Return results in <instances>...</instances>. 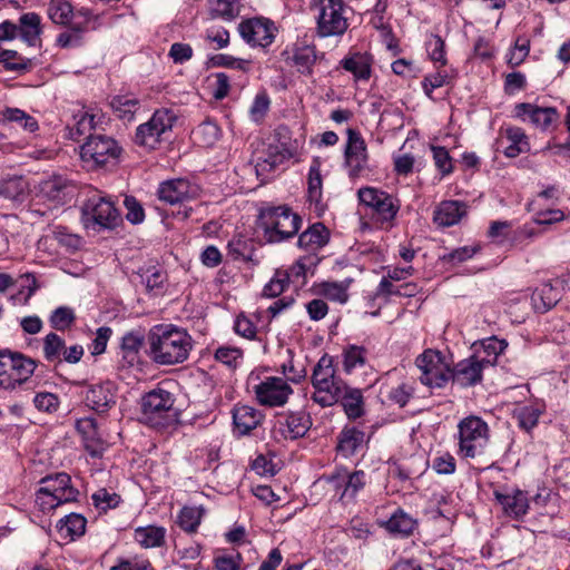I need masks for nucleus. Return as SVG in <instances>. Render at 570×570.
I'll list each match as a JSON object with an SVG mask.
<instances>
[{
    "mask_svg": "<svg viewBox=\"0 0 570 570\" xmlns=\"http://www.w3.org/2000/svg\"><path fill=\"white\" fill-rule=\"evenodd\" d=\"M148 355L158 365L185 362L193 348V338L184 328L174 325L154 326L147 336Z\"/></svg>",
    "mask_w": 570,
    "mask_h": 570,
    "instance_id": "1",
    "label": "nucleus"
},
{
    "mask_svg": "<svg viewBox=\"0 0 570 570\" xmlns=\"http://www.w3.org/2000/svg\"><path fill=\"white\" fill-rule=\"evenodd\" d=\"M311 10L322 38L344 35L353 16V9L344 0H311Z\"/></svg>",
    "mask_w": 570,
    "mask_h": 570,
    "instance_id": "2",
    "label": "nucleus"
},
{
    "mask_svg": "<svg viewBox=\"0 0 570 570\" xmlns=\"http://www.w3.org/2000/svg\"><path fill=\"white\" fill-rule=\"evenodd\" d=\"M258 224L269 243H279L292 238L301 228L302 218L287 206L262 209Z\"/></svg>",
    "mask_w": 570,
    "mask_h": 570,
    "instance_id": "3",
    "label": "nucleus"
},
{
    "mask_svg": "<svg viewBox=\"0 0 570 570\" xmlns=\"http://www.w3.org/2000/svg\"><path fill=\"white\" fill-rule=\"evenodd\" d=\"M41 487L36 493V502L42 511L77 501L79 491L72 487L71 478L65 472L49 474L40 480Z\"/></svg>",
    "mask_w": 570,
    "mask_h": 570,
    "instance_id": "4",
    "label": "nucleus"
},
{
    "mask_svg": "<svg viewBox=\"0 0 570 570\" xmlns=\"http://www.w3.org/2000/svg\"><path fill=\"white\" fill-rule=\"evenodd\" d=\"M175 399L170 392L161 387L155 389L141 399L140 421L155 429L169 426L176 417Z\"/></svg>",
    "mask_w": 570,
    "mask_h": 570,
    "instance_id": "5",
    "label": "nucleus"
},
{
    "mask_svg": "<svg viewBox=\"0 0 570 570\" xmlns=\"http://www.w3.org/2000/svg\"><path fill=\"white\" fill-rule=\"evenodd\" d=\"M81 217L85 227L96 232L114 229L121 222L114 203L101 196H92L83 204Z\"/></svg>",
    "mask_w": 570,
    "mask_h": 570,
    "instance_id": "6",
    "label": "nucleus"
},
{
    "mask_svg": "<svg viewBox=\"0 0 570 570\" xmlns=\"http://www.w3.org/2000/svg\"><path fill=\"white\" fill-rule=\"evenodd\" d=\"M421 371L420 382L431 389L444 387L451 381V367L441 352L425 350L415 360Z\"/></svg>",
    "mask_w": 570,
    "mask_h": 570,
    "instance_id": "7",
    "label": "nucleus"
},
{
    "mask_svg": "<svg viewBox=\"0 0 570 570\" xmlns=\"http://www.w3.org/2000/svg\"><path fill=\"white\" fill-rule=\"evenodd\" d=\"M120 154L121 147L114 138L95 134H89L80 150L82 161L92 168L115 163Z\"/></svg>",
    "mask_w": 570,
    "mask_h": 570,
    "instance_id": "8",
    "label": "nucleus"
},
{
    "mask_svg": "<svg viewBox=\"0 0 570 570\" xmlns=\"http://www.w3.org/2000/svg\"><path fill=\"white\" fill-rule=\"evenodd\" d=\"M459 446L464 458L480 455L488 443V424L478 416H469L459 423Z\"/></svg>",
    "mask_w": 570,
    "mask_h": 570,
    "instance_id": "9",
    "label": "nucleus"
},
{
    "mask_svg": "<svg viewBox=\"0 0 570 570\" xmlns=\"http://www.w3.org/2000/svg\"><path fill=\"white\" fill-rule=\"evenodd\" d=\"M176 116L168 109L156 110L150 119L136 129L135 142L154 149L171 131Z\"/></svg>",
    "mask_w": 570,
    "mask_h": 570,
    "instance_id": "10",
    "label": "nucleus"
},
{
    "mask_svg": "<svg viewBox=\"0 0 570 570\" xmlns=\"http://www.w3.org/2000/svg\"><path fill=\"white\" fill-rule=\"evenodd\" d=\"M357 196L360 203L372 208L373 214L382 223L394 219L400 209V205L395 203L393 196L374 187L360 188Z\"/></svg>",
    "mask_w": 570,
    "mask_h": 570,
    "instance_id": "11",
    "label": "nucleus"
},
{
    "mask_svg": "<svg viewBox=\"0 0 570 570\" xmlns=\"http://www.w3.org/2000/svg\"><path fill=\"white\" fill-rule=\"evenodd\" d=\"M238 32L249 46L266 48L274 41L277 28L272 20L257 17L243 20Z\"/></svg>",
    "mask_w": 570,
    "mask_h": 570,
    "instance_id": "12",
    "label": "nucleus"
},
{
    "mask_svg": "<svg viewBox=\"0 0 570 570\" xmlns=\"http://www.w3.org/2000/svg\"><path fill=\"white\" fill-rule=\"evenodd\" d=\"M257 401L266 406H283L293 393L292 387L282 379L267 377L254 389Z\"/></svg>",
    "mask_w": 570,
    "mask_h": 570,
    "instance_id": "13",
    "label": "nucleus"
},
{
    "mask_svg": "<svg viewBox=\"0 0 570 570\" xmlns=\"http://www.w3.org/2000/svg\"><path fill=\"white\" fill-rule=\"evenodd\" d=\"M491 362L473 355L464 358L451 368V382L460 387L474 386L482 381V372Z\"/></svg>",
    "mask_w": 570,
    "mask_h": 570,
    "instance_id": "14",
    "label": "nucleus"
},
{
    "mask_svg": "<svg viewBox=\"0 0 570 570\" xmlns=\"http://www.w3.org/2000/svg\"><path fill=\"white\" fill-rule=\"evenodd\" d=\"M286 128H281L276 131V135L279 136V140L275 145H269L266 157L257 161L256 171L258 175L264 171L274 170L285 160L294 157L296 148L293 146L289 138L286 137Z\"/></svg>",
    "mask_w": 570,
    "mask_h": 570,
    "instance_id": "15",
    "label": "nucleus"
},
{
    "mask_svg": "<svg viewBox=\"0 0 570 570\" xmlns=\"http://www.w3.org/2000/svg\"><path fill=\"white\" fill-rule=\"evenodd\" d=\"M158 198L169 205L184 204L199 195V187L184 178L163 181L157 189Z\"/></svg>",
    "mask_w": 570,
    "mask_h": 570,
    "instance_id": "16",
    "label": "nucleus"
},
{
    "mask_svg": "<svg viewBox=\"0 0 570 570\" xmlns=\"http://www.w3.org/2000/svg\"><path fill=\"white\" fill-rule=\"evenodd\" d=\"M85 403L98 414L107 413L116 405V386L107 381L90 385L85 392Z\"/></svg>",
    "mask_w": 570,
    "mask_h": 570,
    "instance_id": "17",
    "label": "nucleus"
},
{
    "mask_svg": "<svg viewBox=\"0 0 570 570\" xmlns=\"http://www.w3.org/2000/svg\"><path fill=\"white\" fill-rule=\"evenodd\" d=\"M513 115L515 118L522 121H529L541 130L549 129L558 119V112L554 108H541L528 102L517 104Z\"/></svg>",
    "mask_w": 570,
    "mask_h": 570,
    "instance_id": "18",
    "label": "nucleus"
},
{
    "mask_svg": "<svg viewBox=\"0 0 570 570\" xmlns=\"http://www.w3.org/2000/svg\"><path fill=\"white\" fill-rule=\"evenodd\" d=\"M7 361L8 373L11 381L8 390H14L17 386H21L26 383L37 367V361L22 353L11 352L10 350Z\"/></svg>",
    "mask_w": 570,
    "mask_h": 570,
    "instance_id": "19",
    "label": "nucleus"
},
{
    "mask_svg": "<svg viewBox=\"0 0 570 570\" xmlns=\"http://www.w3.org/2000/svg\"><path fill=\"white\" fill-rule=\"evenodd\" d=\"M328 480L335 490L342 489L341 499H353L366 484V474L362 470L348 473L344 469L332 474Z\"/></svg>",
    "mask_w": 570,
    "mask_h": 570,
    "instance_id": "20",
    "label": "nucleus"
},
{
    "mask_svg": "<svg viewBox=\"0 0 570 570\" xmlns=\"http://www.w3.org/2000/svg\"><path fill=\"white\" fill-rule=\"evenodd\" d=\"M497 501L502 507L504 513L515 520L521 519L529 510V500L525 492L513 490L511 493L494 492Z\"/></svg>",
    "mask_w": 570,
    "mask_h": 570,
    "instance_id": "21",
    "label": "nucleus"
},
{
    "mask_svg": "<svg viewBox=\"0 0 570 570\" xmlns=\"http://www.w3.org/2000/svg\"><path fill=\"white\" fill-rule=\"evenodd\" d=\"M466 214V205L460 200H443L433 213V222L441 227L458 224Z\"/></svg>",
    "mask_w": 570,
    "mask_h": 570,
    "instance_id": "22",
    "label": "nucleus"
},
{
    "mask_svg": "<svg viewBox=\"0 0 570 570\" xmlns=\"http://www.w3.org/2000/svg\"><path fill=\"white\" fill-rule=\"evenodd\" d=\"M346 385L340 377L330 380V382L314 387L312 400L322 407L332 406L338 403Z\"/></svg>",
    "mask_w": 570,
    "mask_h": 570,
    "instance_id": "23",
    "label": "nucleus"
},
{
    "mask_svg": "<svg viewBox=\"0 0 570 570\" xmlns=\"http://www.w3.org/2000/svg\"><path fill=\"white\" fill-rule=\"evenodd\" d=\"M263 417L264 415L261 411L248 405H238L233 411L235 429L242 435L248 434L252 430L256 429Z\"/></svg>",
    "mask_w": 570,
    "mask_h": 570,
    "instance_id": "24",
    "label": "nucleus"
},
{
    "mask_svg": "<svg viewBox=\"0 0 570 570\" xmlns=\"http://www.w3.org/2000/svg\"><path fill=\"white\" fill-rule=\"evenodd\" d=\"M77 431L82 435L86 450L92 455L101 454L104 446L99 436L96 420L83 417L76 423Z\"/></svg>",
    "mask_w": 570,
    "mask_h": 570,
    "instance_id": "25",
    "label": "nucleus"
},
{
    "mask_svg": "<svg viewBox=\"0 0 570 570\" xmlns=\"http://www.w3.org/2000/svg\"><path fill=\"white\" fill-rule=\"evenodd\" d=\"M166 529L159 525L138 527L134 531V540L144 549L160 548L166 543Z\"/></svg>",
    "mask_w": 570,
    "mask_h": 570,
    "instance_id": "26",
    "label": "nucleus"
},
{
    "mask_svg": "<svg viewBox=\"0 0 570 570\" xmlns=\"http://www.w3.org/2000/svg\"><path fill=\"white\" fill-rule=\"evenodd\" d=\"M562 297V291L557 283H546L532 294L533 306L537 311H550Z\"/></svg>",
    "mask_w": 570,
    "mask_h": 570,
    "instance_id": "27",
    "label": "nucleus"
},
{
    "mask_svg": "<svg viewBox=\"0 0 570 570\" xmlns=\"http://www.w3.org/2000/svg\"><path fill=\"white\" fill-rule=\"evenodd\" d=\"M364 441L365 433L362 430L345 426L338 435L336 450L344 458H350L364 444Z\"/></svg>",
    "mask_w": 570,
    "mask_h": 570,
    "instance_id": "28",
    "label": "nucleus"
},
{
    "mask_svg": "<svg viewBox=\"0 0 570 570\" xmlns=\"http://www.w3.org/2000/svg\"><path fill=\"white\" fill-rule=\"evenodd\" d=\"M338 402L350 420L360 419L365 413L364 397L360 389L346 385Z\"/></svg>",
    "mask_w": 570,
    "mask_h": 570,
    "instance_id": "29",
    "label": "nucleus"
},
{
    "mask_svg": "<svg viewBox=\"0 0 570 570\" xmlns=\"http://www.w3.org/2000/svg\"><path fill=\"white\" fill-rule=\"evenodd\" d=\"M322 57L323 53L320 56L314 46L304 45L294 49L291 61L299 73L312 76L314 65Z\"/></svg>",
    "mask_w": 570,
    "mask_h": 570,
    "instance_id": "30",
    "label": "nucleus"
},
{
    "mask_svg": "<svg viewBox=\"0 0 570 570\" xmlns=\"http://www.w3.org/2000/svg\"><path fill=\"white\" fill-rule=\"evenodd\" d=\"M70 181L62 176H52L39 185L42 197L52 202H62L69 193Z\"/></svg>",
    "mask_w": 570,
    "mask_h": 570,
    "instance_id": "31",
    "label": "nucleus"
},
{
    "mask_svg": "<svg viewBox=\"0 0 570 570\" xmlns=\"http://www.w3.org/2000/svg\"><path fill=\"white\" fill-rule=\"evenodd\" d=\"M328 239V229L322 223H316L298 236V246L314 250L326 245Z\"/></svg>",
    "mask_w": 570,
    "mask_h": 570,
    "instance_id": "32",
    "label": "nucleus"
},
{
    "mask_svg": "<svg viewBox=\"0 0 570 570\" xmlns=\"http://www.w3.org/2000/svg\"><path fill=\"white\" fill-rule=\"evenodd\" d=\"M283 425L286 426V431L283 434L289 439L303 438L312 426L311 416L303 412H291L285 416Z\"/></svg>",
    "mask_w": 570,
    "mask_h": 570,
    "instance_id": "33",
    "label": "nucleus"
},
{
    "mask_svg": "<svg viewBox=\"0 0 570 570\" xmlns=\"http://www.w3.org/2000/svg\"><path fill=\"white\" fill-rule=\"evenodd\" d=\"M0 121L3 124L13 122L28 132H35L38 129V121L19 108H6L0 112Z\"/></svg>",
    "mask_w": 570,
    "mask_h": 570,
    "instance_id": "34",
    "label": "nucleus"
},
{
    "mask_svg": "<svg viewBox=\"0 0 570 570\" xmlns=\"http://www.w3.org/2000/svg\"><path fill=\"white\" fill-rule=\"evenodd\" d=\"M208 10L213 18L232 21L240 12L239 0H208Z\"/></svg>",
    "mask_w": 570,
    "mask_h": 570,
    "instance_id": "35",
    "label": "nucleus"
},
{
    "mask_svg": "<svg viewBox=\"0 0 570 570\" xmlns=\"http://www.w3.org/2000/svg\"><path fill=\"white\" fill-rule=\"evenodd\" d=\"M66 343L62 337L57 333L50 332L43 338L42 352L43 357L49 363H62V354L65 352Z\"/></svg>",
    "mask_w": 570,
    "mask_h": 570,
    "instance_id": "36",
    "label": "nucleus"
},
{
    "mask_svg": "<svg viewBox=\"0 0 570 570\" xmlns=\"http://www.w3.org/2000/svg\"><path fill=\"white\" fill-rule=\"evenodd\" d=\"M415 527L416 521L402 510L396 511L385 522V528L389 532L401 537H409Z\"/></svg>",
    "mask_w": 570,
    "mask_h": 570,
    "instance_id": "37",
    "label": "nucleus"
},
{
    "mask_svg": "<svg viewBox=\"0 0 570 570\" xmlns=\"http://www.w3.org/2000/svg\"><path fill=\"white\" fill-rule=\"evenodd\" d=\"M307 197L309 203L315 204L316 208L322 203V175H321V164L317 159H314L307 177Z\"/></svg>",
    "mask_w": 570,
    "mask_h": 570,
    "instance_id": "38",
    "label": "nucleus"
},
{
    "mask_svg": "<svg viewBox=\"0 0 570 570\" xmlns=\"http://www.w3.org/2000/svg\"><path fill=\"white\" fill-rule=\"evenodd\" d=\"M115 115L124 121H131L139 108V101L129 96H115L110 101Z\"/></svg>",
    "mask_w": 570,
    "mask_h": 570,
    "instance_id": "39",
    "label": "nucleus"
},
{
    "mask_svg": "<svg viewBox=\"0 0 570 570\" xmlns=\"http://www.w3.org/2000/svg\"><path fill=\"white\" fill-rule=\"evenodd\" d=\"M139 277L141 284L148 293L158 294L166 281V274L158 267L151 266L139 269Z\"/></svg>",
    "mask_w": 570,
    "mask_h": 570,
    "instance_id": "40",
    "label": "nucleus"
},
{
    "mask_svg": "<svg viewBox=\"0 0 570 570\" xmlns=\"http://www.w3.org/2000/svg\"><path fill=\"white\" fill-rule=\"evenodd\" d=\"M219 135V127L210 120L203 121L193 130L194 140L203 147L213 146L218 140Z\"/></svg>",
    "mask_w": 570,
    "mask_h": 570,
    "instance_id": "41",
    "label": "nucleus"
},
{
    "mask_svg": "<svg viewBox=\"0 0 570 570\" xmlns=\"http://www.w3.org/2000/svg\"><path fill=\"white\" fill-rule=\"evenodd\" d=\"M337 376L335 375V368L333 366V360L327 354H324L315 365L312 374V385L316 387L318 385L330 382Z\"/></svg>",
    "mask_w": 570,
    "mask_h": 570,
    "instance_id": "42",
    "label": "nucleus"
},
{
    "mask_svg": "<svg viewBox=\"0 0 570 570\" xmlns=\"http://www.w3.org/2000/svg\"><path fill=\"white\" fill-rule=\"evenodd\" d=\"M18 32L29 43H33L40 33V17L35 12H28L20 17Z\"/></svg>",
    "mask_w": 570,
    "mask_h": 570,
    "instance_id": "43",
    "label": "nucleus"
},
{
    "mask_svg": "<svg viewBox=\"0 0 570 570\" xmlns=\"http://www.w3.org/2000/svg\"><path fill=\"white\" fill-rule=\"evenodd\" d=\"M542 410L537 405H524L513 412V417L517 419L518 425L525 432H531L537 426Z\"/></svg>",
    "mask_w": 570,
    "mask_h": 570,
    "instance_id": "44",
    "label": "nucleus"
},
{
    "mask_svg": "<svg viewBox=\"0 0 570 570\" xmlns=\"http://www.w3.org/2000/svg\"><path fill=\"white\" fill-rule=\"evenodd\" d=\"M144 336L139 332H129L122 337L121 351L124 360L132 365L138 361V352L142 346Z\"/></svg>",
    "mask_w": 570,
    "mask_h": 570,
    "instance_id": "45",
    "label": "nucleus"
},
{
    "mask_svg": "<svg viewBox=\"0 0 570 570\" xmlns=\"http://www.w3.org/2000/svg\"><path fill=\"white\" fill-rule=\"evenodd\" d=\"M27 185L20 177L3 180L0 184V196L6 199L21 202L26 194Z\"/></svg>",
    "mask_w": 570,
    "mask_h": 570,
    "instance_id": "46",
    "label": "nucleus"
},
{
    "mask_svg": "<svg viewBox=\"0 0 570 570\" xmlns=\"http://www.w3.org/2000/svg\"><path fill=\"white\" fill-rule=\"evenodd\" d=\"M367 351L363 346L350 345L343 352V366L346 373L363 366L366 362Z\"/></svg>",
    "mask_w": 570,
    "mask_h": 570,
    "instance_id": "47",
    "label": "nucleus"
},
{
    "mask_svg": "<svg viewBox=\"0 0 570 570\" xmlns=\"http://www.w3.org/2000/svg\"><path fill=\"white\" fill-rule=\"evenodd\" d=\"M48 14L55 23L66 26L71 21L72 7L67 0H51Z\"/></svg>",
    "mask_w": 570,
    "mask_h": 570,
    "instance_id": "48",
    "label": "nucleus"
},
{
    "mask_svg": "<svg viewBox=\"0 0 570 570\" xmlns=\"http://www.w3.org/2000/svg\"><path fill=\"white\" fill-rule=\"evenodd\" d=\"M87 520L83 515L78 513H70L61 519L58 523L60 531H66L67 535L80 537L85 533Z\"/></svg>",
    "mask_w": 570,
    "mask_h": 570,
    "instance_id": "49",
    "label": "nucleus"
},
{
    "mask_svg": "<svg viewBox=\"0 0 570 570\" xmlns=\"http://www.w3.org/2000/svg\"><path fill=\"white\" fill-rule=\"evenodd\" d=\"M243 356L242 348L229 345H222L214 353V358L229 368H236Z\"/></svg>",
    "mask_w": 570,
    "mask_h": 570,
    "instance_id": "50",
    "label": "nucleus"
},
{
    "mask_svg": "<svg viewBox=\"0 0 570 570\" xmlns=\"http://www.w3.org/2000/svg\"><path fill=\"white\" fill-rule=\"evenodd\" d=\"M75 320V312L68 306H60L56 308L49 317L50 325L56 331L68 330L73 324Z\"/></svg>",
    "mask_w": 570,
    "mask_h": 570,
    "instance_id": "51",
    "label": "nucleus"
},
{
    "mask_svg": "<svg viewBox=\"0 0 570 570\" xmlns=\"http://www.w3.org/2000/svg\"><path fill=\"white\" fill-rule=\"evenodd\" d=\"M202 520V511L197 508L184 507L178 514V525L186 532L197 530Z\"/></svg>",
    "mask_w": 570,
    "mask_h": 570,
    "instance_id": "52",
    "label": "nucleus"
},
{
    "mask_svg": "<svg viewBox=\"0 0 570 570\" xmlns=\"http://www.w3.org/2000/svg\"><path fill=\"white\" fill-rule=\"evenodd\" d=\"M341 63L346 71L352 72L358 79H367L370 77V66L360 55L345 58Z\"/></svg>",
    "mask_w": 570,
    "mask_h": 570,
    "instance_id": "53",
    "label": "nucleus"
},
{
    "mask_svg": "<svg viewBox=\"0 0 570 570\" xmlns=\"http://www.w3.org/2000/svg\"><path fill=\"white\" fill-rule=\"evenodd\" d=\"M91 499L95 507L105 512L109 509L117 508L121 501L119 494L109 492L107 489H99L92 494Z\"/></svg>",
    "mask_w": 570,
    "mask_h": 570,
    "instance_id": "54",
    "label": "nucleus"
},
{
    "mask_svg": "<svg viewBox=\"0 0 570 570\" xmlns=\"http://www.w3.org/2000/svg\"><path fill=\"white\" fill-rule=\"evenodd\" d=\"M75 118L76 124L70 129V135L72 139H78L80 136L90 132L96 126V115L94 114L85 111L80 112Z\"/></svg>",
    "mask_w": 570,
    "mask_h": 570,
    "instance_id": "55",
    "label": "nucleus"
},
{
    "mask_svg": "<svg viewBox=\"0 0 570 570\" xmlns=\"http://www.w3.org/2000/svg\"><path fill=\"white\" fill-rule=\"evenodd\" d=\"M228 255L235 261H252L253 248L246 239H232L228 245Z\"/></svg>",
    "mask_w": 570,
    "mask_h": 570,
    "instance_id": "56",
    "label": "nucleus"
},
{
    "mask_svg": "<svg viewBox=\"0 0 570 570\" xmlns=\"http://www.w3.org/2000/svg\"><path fill=\"white\" fill-rule=\"evenodd\" d=\"M0 61L4 63L6 69L12 71H24L30 65V60L19 56L13 50H2Z\"/></svg>",
    "mask_w": 570,
    "mask_h": 570,
    "instance_id": "57",
    "label": "nucleus"
},
{
    "mask_svg": "<svg viewBox=\"0 0 570 570\" xmlns=\"http://www.w3.org/2000/svg\"><path fill=\"white\" fill-rule=\"evenodd\" d=\"M209 61L214 67L233 68L243 71L248 70V66L250 63L249 60L235 58L225 53L215 55L209 59Z\"/></svg>",
    "mask_w": 570,
    "mask_h": 570,
    "instance_id": "58",
    "label": "nucleus"
},
{
    "mask_svg": "<svg viewBox=\"0 0 570 570\" xmlns=\"http://www.w3.org/2000/svg\"><path fill=\"white\" fill-rule=\"evenodd\" d=\"M110 570H155V568L148 559L135 556L128 559H120Z\"/></svg>",
    "mask_w": 570,
    "mask_h": 570,
    "instance_id": "59",
    "label": "nucleus"
},
{
    "mask_svg": "<svg viewBox=\"0 0 570 570\" xmlns=\"http://www.w3.org/2000/svg\"><path fill=\"white\" fill-rule=\"evenodd\" d=\"M450 82V77L445 71H438L424 77L422 87L425 95L432 98V92L436 88H441Z\"/></svg>",
    "mask_w": 570,
    "mask_h": 570,
    "instance_id": "60",
    "label": "nucleus"
},
{
    "mask_svg": "<svg viewBox=\"0 0 570 570\" xmlns=\"http://www.w3.org/2000/svg\"><path fill=\"white\" fill-rule=\"evenodd\" d=\"M33 404L39 411L53 413L59 407V399L53 393L40 392L33 397Z\"/></svg>",
    "mask_w": 570,
    "mask_h": 570,
    "instance_id": "61",
    "label": "nucleus"
},
{
    "mask_svg": "<svg viewBox=\"0 0 570 570\" xmlns=\"http://www.w3.org/2000/svg\"><path fill=\"white\" fill-rule=\"evenodd\" d=\"M127 209L126 218L131 224H140L145 219V210L140 203L134 196H126L124 200Z\"/></svg>",
    "mask_w": 570,
    "mask_h": 570,
    "instance_id": "62",
    "label": "nucleus"
},
{
    "mask_svg": "<svg viewBox=\"0 0 570 570\" xmlns=\"http://www.w3.org/2000/svg\"><path fill=\"white\" fill-rule=\"evenodd\" d=\"M443 39L438 35H432L426 41V50L430 58L435 62H441L443 66L446 63Z\"/></svg>",
    "mask_w": 570,
    "mask_h": 570,
    "instance_id": "63",
    "label": "nucleus"
},
{
    "mask_svg": "<svg viewBox=\"0 0 570 570\" xmlns=\"http://www.w3.org/2000/svg\"><path fill=\"white\" fill-rule=\"evenodd\" d=\"M321 293L328 299L345 303L348 298L346 288L338 283L326 282L321 286Z\"/></svg>",
    "mask_w": 570,
    "mask_h": 570,
    "instance_id": "64",
    "label": "nucleus"
}]
</instances>
